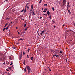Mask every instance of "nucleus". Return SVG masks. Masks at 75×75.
I'll use <instances>...</instances> for the list:
<instances>
[{"label": "nucleus", "instance_id": "nucleus-58", "mask_svg": "<svg viewBox=\"0 0 75 75\" xmlns=\"http://www.w3.org/2000/svg\"><path fill=\"white\" fill-rule=\"evenodd\" d=\"M45 71L46 70V69H45Z\"/></svg>", "mask_w": 75, "mask_h": 75}, {"label": "nucleus", "instance_id": "nucleus-61", "mask_svg": "<svg viewBox=\"0 0 75 75\" xmlns=\"http://www.w3.org/2000/svg\"><path fill=\"white\" fill-rule=\"evenodd\" d=\"M10 74H8V75H10Z\"/></svg>", "mask_w": 75, "mask_h": 75}, {"label": "nucleus", "instance_id": "nucleus-46", "mask_svg": "<svg viewBox=\"0 0 75 75\" xmlns=\"http://www.w3.org/2000/svg\"><path fill=\"white\" fill-rule=\"evenodd\" d=\"M40 19H41V18H42V17H40Z\"/></svg>", "mask_w": 75, "mask_h": 75}, {"label": "nucleus", "instance_id": "nucleus-29", "mask_svg": "<svg viewBox=\"0 0 75 75\" xmlns=\"http://www.w3.org/2000/svg\"><path fill=\"white\" fill-rule=\"evenodd\" d=\"M26 24H25L24 26V27H26Z\"/></svg>", "mask_w": 75, "mask_h": 75}, {"label": "nucleus", "instance_id": "nucleus-42", "mask_svg": "<svg viewBox=\"0 0 75 75\" xmlns=\"http://www.w3.org/2000/svg\"><path fill=\"white\" fill-rule=\"evenodd\" d=\"M16 30H18V28L17 27H16Z\"/></svg>", "mask_w": 75, "mask_h": 75}, {"label": "nucleus", "instance_id": "nucleus-22", "mask_svg": "<svg viewBox=\"0 0 75 75\" xmlns=\"http://www.w3.org/2000/svg\"><path fill=\"white\" fill-rule=\"evenodd\" d=\"M26 28L25 29V31H27V30H28L27 28Z\"/></svg>", "mask_w": 75, "mask_h": 75}, {"label": "nucleus", "instance_id": "nucleus-8", "mask_svg": "<svg viewBox=\"0 0 75 75\" xmlns=\"http://www.w3.org/2000/svg\"><path fill=\"white\" fill-rule=\"evenodd\" d=\"M31 8H32L33 9V5H32L31 6Z\"/></svg>", "mask_w": 75, "mask_h": 75}, {"label": "nucleus", "instance_id": "nucleus-56", "mask_svg": "<svg viewBox=\"0 0 75 75\" xmlns=\"http://www.w3.org/2000/svg\"><path fill=\"white\" fill-rule=\"evenodd\" d=\"M2 75H4V74H2Z\"/></svg>", "mask_w": 75, "mask_h": 75}, {"label": "nucleus", "instance_id": "nucleus-51", "mask_svg": "<svg viewBox=\"0 0 75 75\" xmlns=\"http://www.w3.org/2000/svg\"><path fill=\"white\" fill-rule=\"evenodd\" d=\"M63 26H65V25H63Z\"/></svg>", "mask_w": 75, "mask_h": 75}, {"label": "nucleus", "instance_id": "nucleus-19", "mask_svg": "<svg viewBox=\"0 0 75 75\" xmlns=\"http://www.w3.org/2000/svg\"><path fill=\"white\" fill-rule=\"evenodd\" d=\"M22 58V54H21L20 56V58Z\"/></svg>", "mask_w": 75, "mask_h": 75}, {"label": "nucleus", "instance_id": "nucleus-31", "mask_svg": "<svg viewBox=\"0 0 75 75\" xmlns=\"http://www.w3.org/2000/svg\"><path fill=\"white\" fill-rule=\"evenodd\" d=\"M23 55L25 54V53L24 52H23Z\"/></svg>", "mask_w": 75, "mask_h": 75}, {"label": "nucleus", "instance_id": "nucleus-45", "mask_svg": "<svg viewBox=\"0 0 75 75\" xmlns=\"http://www.w3.org/2000/svg\"><path fill=\"white\" fill-rule=\"evenodd\" d=\"M26 11V10H24V12L25 13V12Z\"/></svg>", "mask_w": 75, "mask_h": 75}, {"label": "nucleus", "instance_id": "nucleus-12", "mask_svg": "<svg viewBox=\"0 0 75 75\" xmlns=\"http://www.w3.org/2000/svg\"><path fill=\"white\" fill-rule=\"evenodd\" d=\"M47 4H45L44 5V6H47Z\"/></svg>", "mask_w": 75, "mask_h": 75}, {"label": "nucleus", "instance_id": "nucleus-17", "mask_svg": "<svg viewBox=\"0 0 75 75\" xmlns=\"http://www.w3.org/2000/svg\"><path fill=\"white\" fill-rule=\"evenodd\" d=\"M6 29V28H4V29H3V31H4V30H5Z\"/></svg>", "mask_w": 75, "mask_h": 75}, {"label": "nucleus", "instance_id": "nucleus-1", "mask_svg": "<svg viewBox=\"0 0 75 75\" xmlns=\"http://www.w3.org/2000/svg\"><path fill=\"white\" fill-rule=\"evenodd\" d=\"M26 68H27L28 74H30V72H31V68H30V67L28 66L26 67Z\"/></svg>", "mask_w": 75, "mask_h": 75}, {"label": "nucleus", "instance_id": "nucleus-50", "mask_svg": "<svg viewBox=\"0 0 75 75\" xmlns=\"http://www.w3.org/2000/svg\"><path fill=\"white\" fill-rule=\"evenodd\" d=\"M5 62H4V63H3V64H4H4H5V63H4Z\"/></svg>", "mask_w": 75, "mask_h": 75}, {"label": "nucleus", "instance_id": "nucleus-23", "mask_svg": "<svg viewBox=\"0 0 75 75\" xmlns=\"http://www.w3.org/2000/svg\"><path fill=\"white\" fill-rule=\"evenodd\" d=\"M23 64L24 65H25V60H24V62H23Z\"/></svg>", "mask_w": 75, "mask_h": 75}, {"label": "nucleus", "instance_id": "nucleus-11", "mask_svg": "<svg viewBox=\"0 0 75 75\" xmlns=\"http://www.w3.org/2000/svg\"><path fill=\"white\" fill-rule=\"evenodd\" d=\"M12 68V67H8V68L9 69H11V68Z\"/></svg>", "mask_w": 75, "mask_h": 75}, {"label": "nucleus", "instance_id": "nucleus-16", "mask_svg": "<svg viewBox=\"0 0 75 75\" xmlns=\"http://www.w3.org/2000/svg\"><path fill=\"white\" fill-rule=\"evenodd\" d=\"M51 15H50V16H49V18H50V19H51Z\"/></svg>", "mask_w": 75, "mask_h": 75}, {"label": "nucleus", "instance_id": "nucleus-60", "mask_svg": "<svg viewBox=\"0 0 75 75\" xmlns=\"http://www.w3.org/2000/svg\"><path fill=\"white\" fill-rule=\"evenodd\" d=\"M46 34H48V33H46Z\"/></svg>", "mask_w": 75, "mask_h": 75}, {"label": "nucleus", "instance_id": "nucleus-62", "mask_svg": "<svg viewBox=\"0 0 75 75\" xmlns=\"http://www.w3.org/2000/svg\"><path fill=\"white\" fill-rule=\"evenodd\" d=\"M25 8H27V7H26V6H25Z\"/></svg>", "mask_w": 75, "mask_h": 75}, {"label": "nucleus", "instance_id": "nucleus-43", "mask_svg": "<svg viewBox=\"0 0 75 75\" xmlns=\"http://www.w3.org/2000/svg\"><path fill=\"white\" fill-rule=\"evenodd\" d=\"M49 68V69H49V71H51V69H50V68Z\"/></svg>", "mask_w": 75, "mask_h": 75}, {"label": "nucleus", "instance_id": "nucleus-36", "mask_svg": "<svg viewBox=\"0 0 75 75\" xmlns=\"http://www.w3.org/2000/svg\"><path fill=\"white\" fill-rule=\"evenodd\" d=\"M10 25V24L9 23L8 25V26L9 27Z\"/></svg>", "mask_w": 75, "mask_h": 75}, {"label": "nucleus", "instance_id": "nucleus-9", "mask_svg": "<svg viewBox=\"0 0 75 75\" xmlns=\"http://www.w3.org/2000/svg\"><path fill=\"white\" fill-rule=\"evenodd\" d=\"M33 57H31L30 59H31L32 61H33Z\"/></svg>", "mask_w": 75, "mask_h": 75}, {"label": "nucleus", "instance_id": "nucleus-4", "mask_svg": "<svg viewBox=\"0 0 75 75\" xmlns=\"http://www.w3.org/2000/svg\"><path fill=\"white\" fill-rule=\"evenodd\" d=\"M47 14H48V16H49V15L50 14V11H47Z\"/></svg>", "mask_w": 75, "mask_h": 75}, {"label": "nucleus", "instance_id": "nucleus-2", "mask_svg": "<svg viewBox=\"0 0 75 75\" xmlns=\"http://www.w3.org/2000/svg\"><path fill=\"white\" fill-rule=\"evenodd\" d=\"M63 6H64L66 4V0H63Z\"/></svg>", "mask_w": 75, "mask_h": 75}, {"label": "nucleus", "instance_id": "nucleus-44", "mask_svg": "<svg viewBox=\"0 0 75 75\" xmlns=\"http://www.w3.org/2000/svg\"><path fill=\"white\" fill-rule=\"evenodd\" d=\"M44 10H47V8H45Z\"/></svg>", "mask_w": 75, "mask_h": 75}, {"label": "nucleus", "instance_id": "nucleus-28", "mask_svg": "<svg viewBox=\"0 0 75 75\" xmlns=\"http://www.w3.org/2000/svg\"><path fill=\"white\" fill-rule=\"evenodd\" d=\"M43 12V13H45L46 12V11L44 10Z\"/></svg>", "mask_w": 75, "mask_h": 75}, {"label": "nucleus", "instance_id": "nucleus-63", "mask_svg": "<svg viewBox=\"0 0 75 75\" xmlns=\"http://www.w3.org/2000/svg\"><path fill=\"white\" fill-rule=\"evenodd\" d=\"M8 74H9V73H8Z\"/></svg>", "mask_w": 75, "mask_h": 75}, {"label": "nucleus", "instance_id": "nucleus-48", "mask_svg": "<svg viewBox=\"0 0 75 75\" xmlns=\"http://www.w3.org/2000/svg\"><path fill=\"white\" fill-rule=\"evenodd\" d=\"M73 24H74V26H75V23H74Z\"/></svg>", "mask_w": 75, "mask_h": 75}, {"label": "nucleus", "instance_id": "nucleus-18", "mask_svg": "<svg viewBox=\"0 0 75 75\" xmlns=\"http://www.w3.org/2000/svg\"><path fill=\"white\" fill-rule=\"evenodd\" d=\"M8 27H9V26H8L6 27V29H8Z\"/></svg>", "mask_w": 75, "mask_h": 75}, {"label": "nucleus", "instance_id": "nucleus-25", "mask_svg": "<svg viewBox=\"0 0 75 75\" xmlns=\"http://www.w3.org/2000/svg\"><path fill=\"white\" fill-rule=\"evenodd\" d=\"M12 48L13 49H14L15 50H16V48L14 47H13Z\"/></svg>", "mask_w": 75, "mask_h": 75}, {"label": "nucleus", "instance_id": "nucleus-10", "mask_svg": "<svg viewBox=\"0 0 75 75\" xmlns=\"http://www.w3.org/2000/svg\"><path fill=\"white\" fill-rule=\"evenodd\" d=\"M24 71H25V72H26L27 71V69H26V68L25 67L24 69Z\"/></svg>", "mask_w": 75, "mask_h": 75}, {"label": "nucleus", "instance_id": "nucleus-34", "mask_svg": "<svg viewBox=\"0 0 75 75\" xmlns=\"http://www.w3.org/2000/svg\"><path fill=\"white\" fill-rule=\"evenodd\" d=\"M5 1H8L7 0H6L4 1V2H5Z\"/></svg>", "mask_w": 75, "mask_h": 75}, {"label": "nucleus", "instance_id": "nucleus-53", "mask_svg": "<svg viewBox=\"0 0 75 75\" xmlns=\"http://www.w3.org/2000/svg\"><path fill=\"white\" fill-rule=\"evenodd\" d=\"M9 19H10V18H8V20H9Z\"/></svg>", "mask_w": 75, "mask_h": 75}, {"label": "nucleus", "instance_id": "nucleus-37", "mask_svg": "<svg viewBox=\"0 0 75 75\" xmlns=\"http://www.w3.org/2000/svg\"><path fill=\"white\" fill-rule=\"evenodd\" d=\"M6 71H9V70H8V69H6Z\"/></svg>", "mask_w": 75, "mask_h": 75}, {"label": "nucleus", "instance_id": "nucleus-30", "mask_svg": "<svg viewBox=\"0 0 75 75\" xmlns=\"http://www.w3.org/2000/svg\"><path fill=\"white\" fill-rule=\"evenodd\" d=\"M33 15H34V16L35 15V13H34V11L33 12Z\"/></svg>", "mask_w": 75, "mask_h": 75}, {"label": "nucleus", "instance_id": "nucleus-5", "mask_svg": "<svg viewBox=\"0 0 75 75\" xmlns=\"http://www.w3.org/2000/svg\"><path fill=\"white\" fill-rule=\"evenodd\" d=\"M41 33H40V35H42V34L44 33V31H41Z\"/></svg>", "mask_w": 75, "mask_h": 75}, {"label": "nucleus", "instance_id": "nucleus-49", "mask_svg": "<svg viewBox=\"0 0 75 75\" xmlns=\"http://www.w3.org/2000/svg\"><path fill=\"white\" fill-rule=\"evenodd\" d=\"M68 7H67V10H68Z\"/></svg>", "mask_w": 75, "mask_h": 75}, {"label": "nucleus", "instance_id": "nucleus-57", "mask_svg": "<svg viewBox=\"0 0 75 75\" xmlns=\"http://www.w3.org/2000/svg\"><path fill=\"white\" fill-rule=\"evenodd\" d=\"M45 35L44 38H45Z\"/></svg>", "mask_w": 75, "mask_h": 75}, {"label": "nucleus", "instance_id": "nucleus-26", "mask_svg": "<svg viewBox=\"0 0 75 75\" xmlns=\"http://www.w3.org/2000/svg\"><path fill=\"white\" fill-rule=\"evenodd\" d=\"M13 65V63L11 62V64H10V65Z\"/></svg>", "mask_w": 75, "mask_h": 75}, {"label": "nucleus", "instance_id": "nucleus-35", "mask_svg": "<svg viewBox=\"0 0 75 75\" xmlns=\"http://www.w3.org/2000/svg\"><path fill=\"white\" fill-rule=\"evenodd\" d=\"M52 21H53V22L54 23H55V21L53 20Z\"/></svg>", "mask_w": 75, "mask_h": 75}, {"label": "nucleus", "instance_id": "nucleus-55", "mask_svg": "<svg viewBox=\"0 0 75 75\" xmlns=\"http://www.w3.org/2000/svg\"><path fill=\"white\" fill-rule=\"evenodd\" d=\"M55 26H54V28H55Z\"/></svg>", "mask_w": 75, "mask_h": 75}, {"label": "nucleus", "instance_id": "nucleus-52", "mask_svg": "<svg viewBox=\"0 0 75 75\" xmlns=\"http://www.w3.org/2000/svg\"><path fill=\"white\" fill-rule=\"evenodd\" d=\"M18 34H20V32H18Z\"/></svg>", "mask_w": 75, "mask_h": 75}, {"label": "nucleus", "instance_id": "nucleus-32", "mask_svg": "<svg viewBox=\"0 0 75 75\" xmlns=\"http://www.w3.org/2000/svg\"><path fill=\"white\" fill-rule=\"evenodd\" d=\"M24 11V9L22 10L21 11V12H23V11Z\"/></svg>", "mask_w": 75, "mask_h": 75}, {"label": "nucleus", "instance_id": "nucleus-54", "mask_svg": "<svg viewBox=\"0 0 75 75\" xmlns=\"http://www.w3.org/2000/svg\"><path fill=\"white\" fill-rule=\"evenodd\" d=\"M6 20H8V18H6Z\"/></svg>", "mask_w": 75, "mask_h": 75}, {"label": "nucleus", "instance_id": "nucleus-47", "mask_svg": "<svg viewBox=\"0 0 75 75\" xmlns=\"http://www.w3.org/2000/svg\"><path fill=\"white\" fill-rule=\"evenodd\" d=\"M66 62H67V58L66 59Z\"/></svg>", "mask_w": 75, "mask_h": 75}, {"label": "nucleus", "instance_id": "nucleus-27", "mask_svg": "<svg viewBox=\"0 0 75 75\" xmlns=\"http://www.w3.org/2000/svg\"><path fill=\"white\" fill-rule=\"evenodd\" d=\"M43 16H47V14H44L43 15Z\"/></svg>", "mask_w": 75, "mask_h": 75}, {"label": "nucleus", "instance_id": "nucleus-33", "mask_svg": "<svg viewBox=\"0 0 75 75\" xmlns=\"http://www.w3.org/2000/svg\"><path fill=\"white\" fill-rule=\"evenodd\" d=\"M62 51H60L59 52V53H60V54H62Z\"/></svg>", "mask_w": 75, "mask_h": 75}, {"label": "nucleus", "instance_id": "nucleus-39", "mask_svg": "<svg viewBox=\"0 0 75 75\" xmlns=\"http://www.w3.org/2000/svg\"><path fill=\"white\" fill-rule=\"evenodd\" d=\"M27 57L28 58H29V57H28V55H27Z\"/></svg>", "mask_w": 75, "mask_h": 75}, {"label": "nucleus", "instance_id": "nucleus-24", "mask_svg": "<svg viewBox=\"0 0 75 75\" xmlns=\"http://www.w3.org/2000/svg\"><path fill=\"white\" fill-rule=\"evenodd\" d=\"M42 1H41V0H40L39 2V3H41Z\"/></svg>", "mask_w": 75, "mask_h": 75}, {"label": "nucleus", "instance_id": "nucleus-13", "mask_svg": "<svg viewBox=\"0 0 75 75\" xmlns=\"http://www.w3.org/2000/svg\"><path fill=\"white\" fill-rule=\"evenodd\" d=\"M3 55L2 53L0 52V56H1Z\"/></svg>", "mask_w": 75, "mask_h": 75}, {"label": "nucleus", "instance_id": "nucleus-38", "mask_svg": "<svg viewBox=\"0 0 75 75\" xmlns=\"http://www.w3.org/2000/svg\"><path fill=\"white\" fill-rule=\"evenodd\" d=\"M31 11H32V10H30V14L31 13Z\"/></svg>", "mask_w": 75, "mask_h": 75}, {"label": "nucleus", "instance_id": "nucleus-7", "mask_svg": "<svg viewBox=\"0 0 75 75\" xmlns=\"http://www.w3.org/2000/svg\"><path fill=\"white\" fill-rule=\"evenodd\" d=\"M8 23H7L4 26V27H6V26H7V25H8Z\"/></svg>", "mask_w": 75, "mask_h": 75}, {"label": "nucleus", "instance_id": "nucleus-64", "mask_svg": "<svg viewBox=\"0 0 75 75\" xmlns=\"http://www.w3.org/2000/svg\"><path fill=\"white\" fill-rule=\"evenodd\" d=\"M6 30H7V29H6Z\"/></svg>", "mask_w": 75, "mask_h": 75}, {"label": "nucleus", "instance_id": "nucleus-21", "mask_svg": "<svg viewBox=\"0 0 75 75\" xmlns=\"http://www.w3.org/2000/svg\"><path fill=\"white\" fill-rule=\"evenodd\" d=\"M20 40H22V41H23V40H24V39L23 38H21L20 39Z\"/></svg>", "mask_w": 75, "mask_h": 75}, {"label": "nucleus", "instance_id": "nucleus-59", "mask_svg": "<svg viewBox=\"0 0 75 75\" xmlns=\"http://www.w3.org/2000/svg\"><path fill=\"white\" fill-rule=\"evenodd\" d=\"M12 22H11V23H12Z\"/></svg>", "mask_w": 75, "mask_h": 75}, {"label": "nucleus", "instance_id": "nucleus-40", "mask_svg": "<svg viewBox=\"0 0 75 75\" xmlns=\"http://www.w3.org/2000/svg\"><path fill=\"white\" fill-rule=\"evenodd\" d=\"M27 7L28 9V8H29V7L28 6Z\"/></svg>", "mask_w": 75, "mask_h": 75}, {"label": "nucleus", "instance_id": "nucleus-14", "mask_svg": "<svg viewBox=\"0 0 75 75\" xmlns=\"http://www.w3.org/2000/svg\"><path fill=\"white\" fill-rule=\"evenodd\" d=\"M52 10H53V11H54L55 8H54L52 7Z\"/></svg>", "mask_w": 75, "mask_h": 75}, {"label": "nucleus", "instance_id": "nucleus-41", "mask_svg": "<svg viewBox=\"0 0 75 75\" xmlns=\"http://www.w3.org/2000/svg\"><path fill=\"white\" fill-rule=\"evenodd\" d=\"M28 52H29L30 51V49H28Z\"/></svg>", "mask_w": 75, "mask_h": 75}, {"label": "nucleus", "instance_id": "nucleus-6", "mask_svg": "<svg viewBox=\"0 0 75 75\" xmlns=\"http://www.w3.org/2000/svg\"><path fill=\"white\" fill-rule=\"evenodd\" d=\"M69 3L68 2L67 4V6L68 7H70V6H69Z\"/></svg>", "mask_w": 75, "mask_h": 75}, {"label": "nucleus", "instance_id": "nucleus-15", "mask_svg": "<svg viewBox=\"0 0 75 75\" xmlns=\"http://www.w3.org/2000/svg\"><path fill=\"white\" fill-rule=\"evenodd\" d=\"M68 13H69L70 12H71V11H70L69 10H68Z\"/></svg>", "mask_w": 75, "mask_h": 75}, {"label": "nucleus", "instance_id": "nucleus-20", "mask_svg": "<svg viewBox=\"0 0 75 75\" xmlns=\"http://www.w3.org/2000/svg\"><path fill=\"white\" fill-rule=\"evenodd\" d=\"M29 4V3H27L26 5V7H27V5H28V4Z\"/></svg>", "mask_w": 75, "mask_h": 75}, {"label": "nucleus", "instance_id": "nucleus-3", "mask_svg": "<svg viewBox=\"0 0 75 75\" xmlns=\"http://www.w3.org/2000/svg\"><path fill=\"white\" fill-rule=\"evenodd\" d=\"M54 57H59V56L58 55H57V54L54 55L53 56V57H52L53 58H54Z\"/></svg>", "mask_w": 75, "mask_h": 75}]
</instances>
